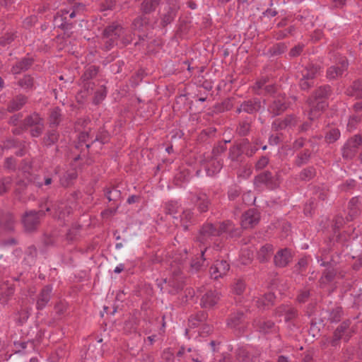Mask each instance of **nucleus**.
<instances>
[{
  "mask_svg": "<svg viewBox=\"0 0 362 362\" xmlns=\"http://www.w3.org/2000/svg\"><path fill=\"white\" fill-rule=\"evenodd\" d=\"M15 353L25 354V350L29 347L30 350L34 349V342L32 341H16L13 342Z\"/></svg>",
  "mask_w": 362,
  "mask_h": 362,
  "instance_id": "obj_48",
  "label": "nucleus"
},
{
  "mask_svg": "<svg viewBox=\"0 0 362 362\" xmlns=\"http://www.w3.org/2000/svg\"><path fill=\"white\" fill-rule=\"evenodd\" d=\"M245 315L243 311L238 310L231 313L227 319V325L231 329L240 330L245 327Z\"/></svg>",
  "mask_w": 362,
  "mask_h": 362,
  "instance_id": "obj_22",
  "label": "nucleus"
},
{
  "mask_svg": "<svg viewBox=\"0 0 362 362\" xmlns=\"http://www.w3.org/2000/svg\"><path fill=\"white\" fill-rule=\"evenodd\" d=\"M332 94V88L329 85L319 86L307 100L309 106V119L315 120L327 106V100Z\"/></svg>",
  "mask_w": 362,
  "mask_h": 362,
  "instance_id": "obj_1",
  "label": "nucleus"
},
{
  "mask_svg": "<svg viewBox=\"0 0 362 362\" xmlns=\"http://www.w3.org/2000/svg\"><path fill=\"white\" fill-rule=\"evenodd\" d=\"M230 269V264L226 260H216L210 267V275L214 279L222 278L227 274Z\"/></svg>",
  "mask_w": 362,
  "mask_h": 362,
  "instance_id": "obj_21",
  "label": "nucleus"
},
{
  "mask_svg": "<svg viewBox=\"0 0 362 362\" xmlns=\"http://www.w3.org/2000/svg\"><path fill=\"white\" fill-rule=\"evenodd\" d=\"M274 253V247L271 244H266L260 247L257 254V257L260 262H267Z\"/></svg>",
  "mask_w": 362,
  "mask_h": 362,
  "instance_id": "obj_40",
  "label": "nucleus"
},
{
  "mask_svg": "<svg viewBox=\"0 0 362 362\" xmlns=\"http://www.w3.org/2000/svg\"><path fill=\"white\" fill-rule=\"evenodd\" d=\"M312 151L309 148H305L297 151L293 160V165L298 168L307 165L312 158Z\"/></svg>",
  "mask_w": 362,
  "mask_h": 362,
  "instance_id": "obj_31",
  "label": "nucleus"
},
{
  "mask_svg": "<svg viewBox=\"0 0 362 362\" xmlns=\"http://www.w3.org/2000/svg\"><path fill=\"white\" fill-rule=\"evenodd\" d=\"M254 328L262 334H277L279 328L270 320L255 319L252 322Z\"/></svg>",
  "mask_w": 362,
  "mask_h": 362,
  "instance_id": "obj_17",
  "label": "nucleus"
},
{
  "mask_svg": "<svg viewBox=\"0 0 362 362\" xmlns=\"http://www.w3.org/2000/svg\"><path fill=\"white\" fill-rule=\"evenodd\" d=\"M279 177L280 175L278 172L274 174L269 170H264L255 177L254 185L258 189H275L280 185Z\"/></svg>",
  "mask_w": 362,
  "mask_h": 362,
  "instance_id": "obj_6",
  "label": "nucleus"
},
{
  "mask_svg": "<svg viewBox=\"0 0 362 362\" xmlns=\"http://www.w3.org/2000/svg\"><path fill=\"white\" fill-rule=\"evenodd\" d=\"M216 225V229L218 231V235H221L223 233H228L229 230L233 228V222L230 221H225L219 222Z\"/></svg>",
  "mask_w": 362,
  "mask_h": 362,
  "instance_id": "obj_58",
  "label": "nucleus"
},
{
  "mask_svg": "<svg viewBox=\"0 0 362 362\" xmlns=\"http://www.w3.org/2000/svg\"><path fill=\"white\" fill-rule=\"evenodd\" d=\"M78 177L76 170L72 169L66 171L60 178V183L64 187L71 186Z\"/></svg>",
  "mask_w": 362,
  "mask_h": 362,
  "instance_id": "obj_42",
  "label": "nucleus"
},
{
  "mask_svg": "<svg viewBox=\"0 0 362 362\" xmlns=\"http://www.w3.org/2000/svg\"><path fill=\"white\" fill-rule=\"evenodd\" d=\"M300 119L294 114L286 115L284 117L278 118L272 122V129L279 132L286 129H292L297 126Z\"/></svg>",
  "mask_w": 362,
  "mask_h": 362,
  "instance_id": "obj_15",
  "label": "nucleus"
},
{
  "mask_svg": "<svg viewBox=\"0 0 362 362\" xmlns=\"http://www.w3.org/2000/svg\"><path fill=\"white\" fill-rule=\"evenodd\" d=\"M33 64V59L31 57H24L17 62L11 68L13 74H19L22 71H25L30 69Z\"/></svg>",
  "mask_w": 362,
  "mask_h": 362,
  "instance_id": "obj_38",
  "label": "nucleus"
},
{
  "mask_svg": "<svg viewBox=\"0 0 362 362\" xmlns=\"http://www.w3.org/2000/svg\"><path fill=\"white\" fill-rule=\"evenodd\" d=\"M217 237H219V235L218 231L216 229V225L210 222H206L199 230L196 240L203 245V248H206L207 250Z\"/></svg>",
  "mask_w": 362,
  "mask_h": 362,
  "instance_id": "obj_8",
  "label": "nucleus"
},
{
  "mask_svg": "<svg viewBox=\"0 0 362 362\" xmlns=\"http://www.w3.org/2000/svg\"><path fill=\"white\" fill-rule=\"evenodd\" d=\"M52 209L54 211V216L62 220H65L72 211L71 206L66 202L62 200L56 202Z\"/></svg>",
  "mask_w": 362,
  "mask_h": 362,
  "instance_id": "obj_23",
  "label": "nucleus"
},
{
  "mask_svg": "<svg viewBox=\"0 0 362 362\" xmlns=\"http://www.w3.org/2000/svg\"><path fill=\"white\" fill-rule=\"evenodd\" d=\"M52 292V286L51 285H46L41 289L36 303L37 310H42L45 308L50 300Z\"/></svg>",
  "mask_w": 362,
  "mask_h": 362,
  "instance_id": "obj_29",
  "label": "nucleus"
},
{
  "mask_svg": "<svg viewBox=\"0 0 362 362\" xmlns=\"http://www.w3.org/2000/svg\"><path fill=\"white\" fill-rule=\"evenodd\" d=\"M257 151L256 146H252L247 139H241L235 143L229 148L228 158L232 162L242 163L244 160V155L252 157Z\"/></svg>",
  "mask_w": 362,
  "mask_h": 362,
  "instance_id": "obj_2",
  "label": "nucleus"
},
{
  "mask_svg": "<svg viewBox=\"0 0 362 362\" xmlns=\"http://www.w3.org/2000/svg\"><path fill=\"white\" fill-rule=\"evenodd\" d=\"M337 269L334 267H329L325 269L322 272V276L320 279V281L322 284H327L332 282L336 275H337Z\"/></svg>",
  "mask_w": 362,
  "mask_h": 362,
  "instance_id": "obj_46",
  "label": "nucleus"
},
{
  "mask_svg": "<svg viewBox=\"0 0 362 362\" xmlns=\"http://www.w3.org/2000/svg\"><path fill=\"white\" fill-rule=\"evenodd\" d=\"M292 259L291 250L284 248L279 250L274 257V265L283 268L286 267Z\"/></svg>",
  "mask_w": 362,
  "mask_h": 362,
  "instance_id": "obj_24",
  "label": "nucleus"
},
{
  "mask_svg": "<svg viewBox=\"0 0 362 362\" xmlns=\"http://www.w3.org/2000/svg\"><path fill=\"white\" fill-rule=\"evenodd\" d=\"M274 314L276 317H284V321L288 322L298 317V311L292 305H281L275 309Z\"/></svg>",
  "mask_w": 362,
  "mask_h": 362,
  "instance_id": "obj_20",
  "label": "nucleus"
},
{
  "mask_svg": "<svg viewBox=\"0 0 362 362\" xmlns=\"http://www.w3.org/2000/svg\"><path fill=\"white\" fill-rule=\"evenodd\" d=\"M180 205L177 202L170 201L165 203L164 209L166 214L174 215L177 214L179 211Z\"/></svg>",
  "mask_w": 362,
  "mask_h": 362,
  "instance_id": "obj_56",
  "label": "nucleus"
},
{
  "mask_svg": "<svg viewBox=\"0 0 362 362\" xmlns=\"http://www.w3.org/2000/svg\"><path fill=\"white\" fill-rule=\"evenodd\" d=\"M62 16H56L54 17V23L57 28L64 30V35H66L67 37H69L72 34L71 30L75 24L74 23L68 22L66 17L63 16L64 13H68V11L64 12V11H62Z\"/></svg>",
  "mask_w": 362,
  "mask_h": 362,
  "instance_id": "obj_26",
  "label": "nucleus"
},
{
  "mask_svg": "<svg viewBox=\"0 0 362 362\" xmlns=\"http://www.w3.org/2000/svg\"><path fill=\"white\" fill-rule=\"evenodd\" d=\"M60 137L59 132L57 129H49L45 133L42 139V145L44 147L49 148L57 144Z\"/></svg>",
  "mask_w": 362,
  "mask_h": 362,
  "instance_id": "obj_28",
  "label": "nucleus"
},
{
  "mask_svg": "<svg viewBox=\"0 0 362 362\" xmlns=\"http://www.w3.org/2000/svg\"><path fill=\"white\" fill-rule=\"evenodd\" d=\"M259 220V212L255 209H250L242 215V228L245 229L252 228L258 224Z\"/></svg>",
  "mask_w": 362,
  "mask_h": 362,
  "instance_id": "obj_18",
  "label": "nucleus"
},
{
  "mask_svg": "<svg viewBox=\"0 0 362 362\" xmlns=\"http://www.w3.org/2000/svg\"><path fill=\"white\" fill-rule=\"evenodd\" d=\"M22 124L25 130L30 128V134L35 138L41 136L45 129L44 119L37 112L27 115L23 120Z\"/></svg>",
  "mask_w": 362,
  "mask_h": 362,
  "instance_id": "obj_7",
  "label": "nucleus"
},
{
  "mask_svg": "<svg viewBox=\"0 0 362 362\" xmlns=\"http://www.w3.org/2000/svg\"><path fill=\"white\" fill-rule=\"evenodd\" d=\"M351 324L350 320H344L334 330L332 337L328 340L332 347L339 346L341 340L346 343L350 340L354 333Z\"/></svg>",
  "mask_w": 362,
  "mask_h": 362,
  "instance_id": "obj_4",
  "label": "nucleus"
},
{
  "mask_svg": "<svg viewBox=\"0 0 362 362\" xmlns=\"http://www.w3.org/2000/svg\"><path fill=\"white\" fill-rule=\"evenodd\" d=\"M221 293L216 290L207 291L200 299V305L205 309L213 308L221 300Z\"/></svg>",
  "mask_w": 362,
  "mask_h": 362,
  "instance_id": "obj_19",
  "label": "nucleus"
},
{
  "mask_svg": "<svg viewBox=\"0 0 362 362\" xmlns=\"http://www.w3.org/2000/svg\"><path fill=\"white\" fill-rule=\"evenodd\" d=\"M161 0H144L140 6L141 13L147 15L155 11Z\"/></svg>",
  "mask_w": 362,
  "mask_h": 362,
  "instance_id": "obj_43",
  "label": "nucleus"
},
{
  "mask_svg": "<svg viewBox=\"0 0 362 362\" xmlns=\"http://www.w3.org/2000/svg\"><path fill=\"white\" fill-rule=\"evenodd\" d=\"M316 169L313 166H308L303 168L298 175V178L300 181L309 182L316 176Z\"/></svg>",
  "mask_w": 362,
  "mask_h": 362,
  "instance_id": "obj_45",
  "label": "nucleus"
},
{
  "mask_svg": "<svg viewBox=\"0 0 362 362\" xmlns=\"http://www.w3.org/2000/svg\"><path fill=\"white\" fill-rule=\"evenodd\" d=\"M289 107V103L285 95H277L269 103L267 111L274 118L282 115Z\"/></svg>",
  "mask_w": 362,
  "mask_h": 362,
  "instance_id": "obj_13",
  "label": "nucleus"
},
{
  "mask_svg": "<svg viewBox=\"0 0 362 362\" xmlns=\"http://www.w3.org/2000/svg\"><path fill=\"white\" fill-rule=\"evenodd\" d=\"M275 296L273 293H267L255 300L256 306L262 310L269 309L274 303Z\"/></svg>",
  "mask_w": 362,
  "mask_h": 362,
  "instance_id": "obj_33",
  "label": "nucleus"
},
{
  "mask_svg": "<svg viewBox=\"0 0 362 362\" xmlns=\"http://www.w3.org/2000/svg\"><path fill=\"white\" fill-rule=\"evenodd\" d=\"M150 25V18L141 13V15L134 19L132 28L134 30H143V28Z\"/></svg>",
  "mask_w": 362,
  "mask_h": 362,
  "instance_id": "obj_41",
  "label": "nucleus"
},
{
  "mask_svg": "<svg viewBox=\"0 0 362 362\" xmlns=\"http://www.w3.org/2000/svg\"><path fill=\"white\" fill-rule=\"evenodd\" d=\"M287 48L285 42L276 43L268 49L267 54L270 57L279 56L284 54Z\"/></svg>",
  "mask_w": 362,
  "mask_h": 362,
  "instance_id": "obj_47",
  "label": "nucleus"
},
{
  "mask_svg": "<svg viewBox=\"0 0 362 362\" xmlns=\"http://www.w3.org/2000/svg\"><path fill=\"white\" fill-rule=\"evenodd\" d=\"M216 132L214 128H208L202 130L199 135V141L201 142L207 141L209 139L215 135Z\"/></svg>",
  "mask_w": 362,
  "mask_h": 362,
  "instance_id": "obj_61",
  "label": "nucleus"
},
{
  "mask_svg": "<svg viewBox=\"0 0 362 362\" xmlns=\"http://www.w3.org/2000/svg\"><path fill=\"white\" fill-rule=\"evenodd\" d=\"M12 178L11 177H5L0 180V195L7 192L11 188Z\"/></svg>",
  "mask_w": 362,
  "mask_h": 362,
  "instance_id": "obj_62",
  "label": "nucleus"
},
{
  "mask_svg": "<svg viewBox=\"0 0 362 362\" xmlns=\"http://www.w3.org/2000/svg\"><path fill=\"white\" fill-rule=\"evenodd\" d=\"M194 204L200 213L206 212L211 205V200L205 193H198L194 196Z\"/></svg>",
  "mask_w": 362,
  "mask_h": 362,
  "instance_id": "obj_35",
  "label": "nucleus"
},
{
  "mask_svg": "<svg viewBox=\"0 0 362 362\" xmlns=\"http://www.w3.org/2000/svg\"><path fill=\"white\" fill-rule=\"evenodd\" d=\"M321 72L320 65L308 64L302 66L300 71L299 86L303 90H308L314 86L315 79Z\"/></svg>",
  "mask_w": 362,
  "mask_h": 362,
  "instance_id": "obj_3",
  "label": "nucleus"
},
{
  "mask_svg": "<svg viewBox=\"0 0 362 362\" xmlns=\"http://www.w3.org/2000/svg\"><path fill=\"white\" fill-rule=\"evenodd\" d=\"M223 164L219 160H213L210 163V166L206 168V173L209 176H213L218 173L222 168Z\"/></svg>",
  "mask_w": 362,
  "mask_h": 362,
  "instance_id": "obj_57",
  "label": "nucleus"
},
{
  "mask_svg": "<svg viewBox=\"0 0 362 362\" xmlns=\"http://www.w3.org/2000/svg\"><path fill=\"white\" fill-rule=\"evenodd\" d=\"M107 90L105 86H100L95 93L93 99V103L95 105L100 104L106 97Z\"/></svg>",
  "mask_w": 362,
  "mask_h": 362,
  "instance_id": "obj_55",
  "label": "nucleus"
},
{
  "mask_svg": "<svg viewBox=\"0 0 362 362\" xmlns=\"http://www.w3.org/2000/svg\"><path fill=\"white\" fill-rule=\"evenodd\" d=\"M109 141V134L108 132L102 129H99L96 134H94V137L91 140V144H93L96 141L100 142L101 144H105L107 143Z\"/></svg>",
  "mask_w": 362,
  "mask_h": 362,
  "instance_id": "obj_54",
  "label": "nucleus"
},
{
  "mask_svg": "<svg viewBox=\"0 0 362 362\" xmlns=\"http://www.w3.org/2000/svg\"><path fill=\"white\" fill-rule=\"evenodd\" d=\"M177 8L174 6L168 5L164 8L163 12L160 13V25L165 28L173 23L177 16Z\"/></svg>",
  "mask_w": 362,
  "mask_h": 362,
  "instance_id": "obj_27",
  "label": "nucleus"
},
{
  "mask_svg": "<svg viewBox=\"0 0 362 362\" xmlns=\"http://www.w3.org/2000/svg\"><path fill=\"white\" fill-rule=\"evenodd\" d=\"M63 115L62 110L59 107H54L49 110L48 116V124L50 129H57L62 121Z\"/></svg>",
  "mask_w": 362,
  "mask_h": 362,
  "instance_id": "obj_32",
  "label": "nucleus"
},
{
  "mask_svg": "<svg viewBox=\"0 0 362 362\" xmlns=\"http://www.w3.org/2000/svg\"><path fill=\"white\" fill-rule=\"evenodd\" d=\"M104 192L109 202H117L122 199V193L115 186L105 187Z\"/></svg>",
  "mask_w": 362,
  "mask_h": 362,
  "instance_id": "obj_44",
  "label": "nucleus"
},
{
  "mask_svg": "<svg viewBox=\"0 0 362 362\" xmlns=\"http://www.w3.org/2000/svg\"><path fill=\"white\" fill-rule=\"evenodd\" d=\"M94 137V133L89 132H81L78 136V140L80 143H86V146L89 148L91 146V140Z\"/></svg>",
  "mask_w": 362,
  "mask_h": 362,
  "instance_id": "obj_60",
  "label": "nucleus"
},
{
  "mask_svg": "<svg viewBox=\"0 0 362 362\" xmlns=\"http://www.w3.org/2000/svg\"><path fill=\"white\" fill-rule=\"evenodd\" d=\"M196 218L194 212L191 209H185L180 215V223L184 230H187L189 226L194 224Z\"/></svg>",
  "mask_w": 362,
  "mask_h": 362,
  "instance_id": "obj_39",
  "label": "nucleus"
},
{
  "mask_svg": "<svg viewBox=\"0 0 362 362\" xmlns=\"http://www.w3.org/2000/svg\"><path fill=\"white\" fill-rule=\"evenodd\" d=\"M238 362H261V351L252 346H241L235 350Z\"/></svg>",
  "mask_w": 362,
  "mask_h": 362,
  "instance_id": "obj_10",
  "label": "nucleus"
},
{
  "mask_svg": "<svg viewBox=\"0 0 362 362\" xmlns=\"http://www.w3.org/2000/svg\"><path fill=\"white\" fill-rule=\"evenodd\" d=\"M206 251V248H201L200 257H197L191 261L190 268L192 271L197 272L199 271L203 265L204 262L205 261L204 253Z\"/></svg>",
  "mask_w": 362,
  "mask_h": 362,
  "instance_id": "obj_52",
  "label": "nucleus"
},
{
  "mask_svg": "<svg viewBox=\"0 0 362 362\" xmlns=\"http://www.w3.org/2000/svg\"><path fill=\"white\" fill-rule=\"evenodd\" d=\"M124 33V28L117 23L107 25L103 31L104 45L107 50L119 45L120 37Z\"/></svg>",
  "mask_w": 362,
  "mask_h": 362,
  "instance_id": "obj_5",
  "label": "nucleus"
},
{
  "mask_svg": "<svg viewBox=\"0 0 362 362\" xmlns=\"http://www.w3.org/2000/svg\"><path fill=\"white\" fill-rule=\"evenodd\" d=\"M246 288V284L243 279L238 278L231 285L232 292L238 296L242 295Z\"/></svg>",
  "mask_w": 362,
  "mask_h": 362,
  "instance_id": "obj_49",
  "label": "nucleus"
},
{
  "mask_svg": "<svg viewBox=\"0 0 362 362\" xmlns=\"http://www.w3.org/2000/svg\"><path fill=\"white\" fill-rule=\"evenodd\" d=\"M134 34L129 30L124 28V33L120 37V43L123 46L127 45L132 42Z\"/></svg>",
  "mask_w": 362,
  "mask_h": 362,
  "instance_id": "obj_64",
  "label": "nucleus"
},
{
  "mask_svg": "<svg viewBox=\"0 0 362 362\" xmlns=\"http://www.w3.org/2000/svg\"><path fill=\"white\" fill-rule=\"evenodd\" d=\"M343 314L344 313L341 307H335L329 311L328 320L332 323L338 322L342 318Z\"/></svg>",
  "mask_w": 362,
  "mask_h": 362,
  "instance_id": "obj_53",
  "label": "nucleus"
},
{
  "mask_svg": "<svg viewBox=\"0 0 362 362\" xmlns=\"http://www.w3.org/2000/svg\"><path fill=\"white\" fill-rule=\"evenodd\" d=\"M165 284L167 291L171 295H175L183 289L185 276L180 266L172 272V275L168 279H165Z\"/></svg>",
  "mask_w": 362,
  "mask_h": 362,
  "instance_id": "obj_9",
  "label": "nucleus"
},
{
  "mask_svg": "<svg viewBox=\"0 0 362 362\" xmlns=\"http://www.w3.org/2000/svg\"><path fill=\"white\" fill-rule=\"evenodd\" d=\"M252 122L251 117H245L240 119L236 128V133L240 136H247L251 131Z\"/></svg>",
  "mask_w": 362,
  "mask_h": 362,
  "instance_id": "obj_37",
  "label": "nucleus"
},
{
  "mask_svg": "<svg viewBox=\"0 0 362 362\" xmlns=\"http://www.w3.org/2000/svg\"><path fill=\"white\" fill-rule=\"evenodd\" d=\"M349 67V62L345 57H340L338 62L327 68L326 77L329 80H336L343 76Z\"/></svg>",
  "mask_w": 362,
  "mask_h": 362,
  "instance_id": "obj_16",
  "label": "nucleus"
},
{
  "mask_svg": "<svg viewBox=\"0 0 362 362\" xmlns=\"http://www.w3.org/2000/svg\"><path fill=\"white\" fill-rule=\"evenodd\" d=\"M45 215V211L42 210L26 211L22 218L25 230L28 232L35 231L40 225V218Z\"/></svg>",
  "mask_w": 362,
  "mask_h": 362,
  "instance_id": "obj_11",
  "label": "nucleus"
},
{
  "mask_svg": "<svg viewBox=\"0 0 362 362\" xmlns=\"http://www.w3.org/2000/svg\"><path fill=\"white\" fill-rule=\"evenodd\" d=\"M362 144V135L355 134L349 139L341 148L342 157L346 160L353 159Z\"/></svg>",
  "mask_w": 362,
  "mask_h": 362,
  "instance_id": "obj_12",
  "label": "nucleus"
},
{
  "mask_svg": "<svg viewBox=\"0 0 362 362\" xmlns=\"http://www.w3.org/2000/svg\"><path fill=\"white\" fill-rule=\"evenodd\" d=\"M310 297V290L308 288L300 289L296 296V302L300 304L306 303Z\"/></svg>",
  "mask_w": 362,
  "mask_h": 362,
  "instance_id": "obj_59",
  "label": "nucleus"
},
{
  "mask_svg": "<svg viewBox=\"0 0 362 362\" xmlns=\"http://www.w3.org/2000/svg\"><path fill=\"white\" fill-rule=\"evenodd\" d=\"M361 202L358 197L350 199L348 204V215L346 217V221H351L357 217L360 213Z\"/></svg>",
  "mask_w": 362,
  "mask_h": 362,
  "instance_id": "obj_34",
  "label": "nucleus"
},
{
  "mask_svg": "<svg viewBox=\"0 0 362 362\" xmlns=\"http://www.w3.org/2000/svg\"><path fill=\"white\" fill-rule=\"evenodd\" d=\"M295 30V26L291 25L288 28L283 30H274L272 32V37L276 40H280L287 37L289 35H293Z\"/></svg>",
  "mask_w": 362,
  "mask_h": 362,
  "instance_id": "obj_50",
  "label": "nucleus"
},
{
  "mask_svg": "<svg viewBox=\"0 0 362 362\" xmlns=\"http://www.w3.org/2000/svg\"><path fill=\"white\" fill-rule=\"evenodd\" d=\"M28 98L23 94H18L13 97L7 104L6 110L8 112H14L21 110L28 103Z\"/></svg>",
  "mask_w": 362,
  "mask_h": 362,
  "instance_id": "obj_25",
  "label": "nucleus"
},
{
  "mask_svg": "<svg viewBox=\"0 0 362 362\" xmlns=\"http://www.w3.org/2000/svg\"><path fill=\"white\" fill-rule=\"evenodd\" d=\"M100 67L96 65H88L85 67V71L81 76V78L83 82H86L84 85L85 87L89 88L90 87L91 83L89 81L93 78H95L99 71Z\"/></svg>",
  "mask_w": 362,
  "mask_h": 362,
  "instance_id": "obj_36",
  "label": "nucleus"
},
{
  "mask_svg": "<svg viewBox=\"0 0 362 362\" xmlns=\"http://www.w3.org/2000/svg\"><path fill=\"white\" fill-rule=\"evenodd\" d=\"M263 108L261 100L258 98H251L240 103L235 112L237 114L242 112L248 115H256Z\"/></svg>",
  "mask_w": 362,
  "mask_h": 362,
  "instance_id": "obj_14",
  "label": "nucleus"
},
{
  "mask_svg": "<svg viewBox=\"0 0 362 362\" xmlns=\"http://www.w3.org/2000/svg\"><path fill=\"white\" fill-rule=\"evenodd\" d=\"M18 85L24 90L35 88V81L30 75H25L18 81Z\"/></svg>",
  "mask_w": 362,
  "mask_h": 362,
  "instance_id": "obj_51",
  "label": "nucleus"
},
{
  "mask_svg": "<svg viewBox=\"0 0 362 362\" xmlns=\"http://www.w3.org/2000/svg\"><path fill=\"white\" fill-rule=\"evenodd\" d=\"M269 163V158L267 156H262L258 158L255 164L256 171H260L264 169Z\"/></svg>",
  "mask_w": 362,
  "mask_h": 362,
  "instance_id": "obj_63",
  "label": "nucleus"
},
{
  "mask_svg": "<svg viewBox=\"0 0 362 362\" xmlns=\"http://www.w3.org/2000/svg\"><path fill=\"white\" fill-rule=\"evenodd\" d=\"M16 220L10 212H4L0 215V229L6 232L14 230Z\"/></svg>",
  "mask_w": 362,
  "mask_h": 362,
  "instance_id": "obj_30",
  "label": "nucleus"
}]
</instances>
